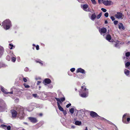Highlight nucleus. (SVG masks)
<instances>
[{
    "mask_svg": "<svg viewBox=\"0 0 130 130\" xmlns=\"http://www.w3.org/2000/svg\"><path fill=\"white\" fill-rule=\"evenodd\" d=\"M17 111L14 110H11V112L13 118H15L17 116L20 119L24 118L25 116L24 112V109L22 107L18 106L16 108Z\"/></svg>",
    "mask_w": 130,
    "mask_h": 130,
    "instance_id": "nucleus-1",
    "label": "nucleus"
},
{
    "mask_svg": "<svg viewBox=\"0 0 130 130\" xmlns=\"http://www.w3.org/2000/svg\"><path fill=\"white\" fill-rule=\"evenodd\" d=\"M2 26L5 29H8L11 26V22L9 20L6 19L2 23Z\"/></svg>",
    "mask_w": 130,
    "mask_h": 130,
    "instance_id": "nucleus-2",
    "label": "nucleus"
},
{
    "mask_svg": "<svg viewBox=\"0 0 130 130\" xmlns=\"http://www.w3.org/2000/svg\"><path fill=\"white\" fill-rule=\"evenodd\" d=\"M128 116L126 113L125 114L123 115L122 119V121L123 123L128 124L129 123L130 118H128Z\"/></svg>",
    "mask_w": 130,
    "mask_h": 130,
    "instance_id": "nucleus-3",
    "label": "nucleus"
},
{
    "mask_svg": "<svg viewBox=\"0 0 130 130\" xmlns=\"http://www.w3.org/2000/svg\"><path fill=\"white\" fill-rule=\"evenodd\" d=\"M1 111H3L5 110L6 108V105L4 101L1 100Z\"/></svg>",
    "mask_w": 130,
    "mask_h": 130,
    "instance_id": "nucleus-4",
    "label": "nucleus"
},
{
    "mask_svg": "<svg viewBox=\"0 0 130 130\" xmlns=\"http://www.w3.org/2000/svg\"><path fill=\"white\" fill-rule=\"evenodd\" d=\"M123 16V14L121 12H118L117 14L115 15V17L118 19H120L122 18Z\"/></svg>",
    "mask_w": 130,
    "mask_h": 130,
    "instance_id": "nucleus-5",
    "label": "nucleus"
},
{
    "mask_svg": "<svg viewBox=\"0 0 130 130\" xmlns=\"http://www.w3.org/2000/svg\"><path fill=\"white\" fill-rule=\"evenodd\" d=\"M90 116L93 118H94L95 117H99V116L96 112L92 111H90Z\"/></svg>",
    "mask_w": 130,
    "mask_h": 130,
    "instance_id": "nucleus-6",
    "label": "nucleus"
},
{
    "mask_svg": "<svg viewBox=\"0 0 130 130\" xmlns=\"http://www.w3.org/2000/svg\"><path fill=\"white\" fill-rule=\"evenodd\" d=\"M28 119L31 122L33 123H36L38 121L37 119L35 118L29 117Z\"/></svg>",
    "mask_w": 130,
    "mask_h": 130,
    "instance_id": "nucleus-7",
    "label": "nucleus"
},
{
    "mask_svg": "<svg viewBox=\"0 0 130 130\" xmlns=\"http://www.w3.org/2000/svg\"><path fill=\"white\" fill-rule=\"evenodd\" d=\"M88 94V92L86 91H84V92H83V91H81V92H80L79 94L81 97L85 98L87 97V95Z\"/></svg>",
    "mask_w": 130,
    "mask_h": 130,
    "instance_id": "nucleus-8",
    "label": "nucleus"
},
{
    "mask_svg": "<svg viewBox=\"0 0 130 130\" xmlns=\"http://www.w3.org/2000/svg\"><path fill=\"white\" fill-rule=\"evenodd\" d=\"M99 31L101 34H102L105 33L107 31V29L106 28L103 27L101 29H99Z\"/></svg>",
    "mask_w": 130,
    "mask_h": 130,
    "instance_id": "nucleus-9",
    "label": "nucleus"
},
{
    "mask_svg": "<svg viewBox=\"0 0 130 130\" xmlns=\"http://www.w3.org/2000/svg\"><path fill=\"white\" fill-rule=\"evenodd\" d=\"M51 82V79L48 78H46L44 79V81H43V83L44 84H50Z\"/></svg>",
    "mask_w": 130,
    "mask_h": 130,
    "instance_id": "nucleus-10",
    "label": "nucleus"
},
{
    "mask_svg": "<svg viewBox=\"0 0 130 130\" xmlns=\"http://www.w3.org/2000/svg\"><path fill=\"white\" fill-rule=\"evenodd\" d=\"M1 91L5 94H7L8 93H10L11 94H13V92L12 91L10 92H7L6 91L7 90L5 89L3 87H1Z\"/></svg>",
    "mask_w": 130,
    "mask_h": 130,
    "instance_id": "nucleus-11",
    "label": "nucleus"
},
{
    "mask_svg": "<svg viewBox=\"0 0 130 130\" xmlns=\"http://www.w3.org/2000/svg\"><path fill=\"white\" fill-rule=\"evenodd\" d=\"M76 72L77 73L80 72L82 74H85V71L84 70L81 68H79L77 69Z\"/></svg>",
    "mask_w": 130,
    "mask_h": 130,
    "instance_id": "nucleus-12",
    "label": "nucleus"
},
{
    "mask_svg": "<svg viewBox=\"0 0 130 130\" xmlns=\"http://www.w3.org/2000/svg\"><path fill=\"white\" fill-rule=\"evenodd\" d=\"M111 1L108 0L105 1L103 2V3L105 5L108 6L111 5Z\"/></svg>",
    "mask_w": 130,
    "mask_h": 130,
    "instance_id": "nucleus-13",
    "label": "nucleus"
},
{
    "mask_svg": "<svg viewBox=\"0 0 130 130\" xmlns=\"http://www.w3.org/2000/svg\"><path fill=\"white\" fill-rule=\"evenodd\" d=\"M118 25V27L119 29H121V28H122L123 30H124L125 29V27H124L123 24L122 23H119Z\"/></svg>",
    "mask_w": 130,
    "mask_h": 130,
    "instance_id": "nucleus-14",
    "label": "nucleus"
},
{
    "mask_svg": "<svg viewBox=\"0 0 130 130\" xmlns=\"http://www.w3.org/2000/svg\"><path fill=\"white\" fill-rule=\"evenodd\" d=\"M106 39L108 41L110 42V40L111 39V36L109 34L107 35L106 36Z\"/></svg>",
    "mask_w": 130,
    "mask_h": 130,
    "instance_id": "nucleus-15",
    "label": "nucleus"
},
{
    "mask_svg": "<svg viewBox=\"0 0 130 130\" xmlns=\"http://www.w3.org/2000/svg\"><path fill=\"white\" fill-rule=\"evenodd\" d=\"M57 105L59 110L61 111H63V109L60 105L59 102H57Z\"/></svg>",
    "mask_w": 130,
    "mask_h": 130,
    "instance_id": "nucleus-16",
    "label": "nucleus"
},
{
    "mask_svg": "<svg viewBox=\"0 0 130 130\" xmlns=\"http://www.w3.org/2000/svg\"><path fill=\"white\" fill-rule=\"evenodd\" d=\"M96 16L95 13H94L92 14L91 19L92 20H94L96 18Z\"/></svg>",
    "mask_w": 130,
    "mask_h": 130,
    "instance_id": "nucleus-17",
    "label": "nucleus"
},
{
    "mask_svg": "<svg viewBox=\"0 0 130 130\" xmlns=\"http://www.w3.org/2000/svg\"><path fill=\"white\" fill-rule=\"evenodd\" d=\"M83 9L85 11L88 7V6L87 4H84L83 6Z\"/></svg>",
    "mask_w": 130,
    "mask_h": 130,
    "instance_id": "nucleus-18",
    "label": "nucleus"
},
{
    "mask_svg": "<svg viewBox=\"0 0 130 130\" xmlns=\"http://www.w3.org/2000/svg\"><path fill=\"white\" fill-rule=\"evenodd\" d=\"M35 62L37 63H39L42 66L43 64V63L42 62V61H41L40 60H36Z\"/></svg>",
    "mask_w": 130,
    "mask_h": 130,
    "instance_id": "nucleus-19",
    "label": "nucleus"
},
{
    "mask_svg": "<svg viewBox=\"0 0 130 130\" xmlns=\"http://www.w3.org/2000/svg\"><path fill=\"white\" fill-rule=\"evenodd\" d=\"M125 74L127 75L128 76L129 75V71L127 69H125L124 71Z\"/></svg>",
    "mask_w": 130,
    "mask_h": 130,
    "instance_id": "nucleus-20",
    "label": "nucleus"
},
{
    "mask_svg": "<svg viewBox=\"0 0 130 130\" xmlns=\"http://www.w3.org/2000/svg\"><path fill=\"white\" fill-rule=\"evenodd\" d=\"M81 121H76L75 122V124L76 125H81Z\"/></svg>",
    "mask_w": 130,
    "mask_h": 130,
    "instance_id": "nucleus-21",
    "label": "nucleus"
},
{
    "mask_svg": "<svg viewBox=\"0 0 130 130\" xmlns=\"http://www.w3.org/2000/svg\"><path fill=\"white\" fill-rule=\"evenodd\" d=\"M85 87L84 86H82L81 87L82 90H81V91H86L87 89L85 87Z\"/></svg>",
    "mask_w": 130,
    "mask_h": 130,
    "instance_id": "nucleus-22",
    "label": "nucleus"
},
{
    "mask_svg": "<svg viewBox=\"0 0 130 130\" xmlns=\"http://www.w3.org/2000/svg\"><path fill=\"white\" fill-rule=\"evenodd\" d=\"M0 49H1V55L2 54H3V53L4 51V48L3 47H1V46Z\"/></svg>",
    "mask_w": 130,
    "mask_h": 130,
    "instance_id": "nucleus-23",
    "label": "nucleus"
},
{
    "mask_svg": "<svg viewBox=\"0 0 130 130\" xmlns=\"http://www.w3.org/2000/svg\"><path fill=\"white\" fill-rule=\"evenodd\" d=\"M1 127L3 128L6 130V125H1Z\"/></svg>",
    "mask_w": 130,
    "mask_h": 130,
    "instance_id": "nucleus-24",
    "label": "nucleus"
},
{
    "mask_svg": "<svg viewBox=\"0 0 130 130\" xmlns=\"http://www.w3.org/2000/svg\"><path fill=\"white\" fill-rule=\"evenodd\" d=\"M11 61L13 62H14L16 60V58L15 57H12L11 58Z\"/></svg>",
    "mask_w": 130,
    "mask_h": 130,
    "instance_id": "nucleus-25",
    "label": "nucleus"
},
{
    "mask_svg": "<svg viewBox=\"0 0 130 130\" xmlns=\"http://www.w3.org/2000/svg\"><path fill=\"white\" fill-rule=\"evenodd\" d=\"M130 65V62L129 61H128L125 64V66L127 67H129Z\"/></svg>",
    "mask_w": 130,
    "mask_h": 130,
    "instance_id": "nucleus-26",
    "label": "nucleus"
},
{
    "mask_svg": "<svg viewBox=\"0 0 130 130\" xmlns=\"http://www.w3.org/2000/svg\"><path fill=\"white\" fill-rule=\"evenodd\" d=\"M23 85L25 88H29L30 87V86L26 83H24L23 84Z\"/></svg>",
    "mask_w": 130,
    "mask_h": 130,
    "instance_id": "nucleus-27",
    "label": "nucleus"
},
{
    "mask_svg": "<svg viewBox=\"0 0 130 130\" xmlns=\"http://www.w3.org/2000/svg\"><path fill=\"white\" fill-rule=\"evenodd\" d=\"M6 130H11V127L10 125L7 126L6 125Z\"/></svg>",
    "mask_w": 130,
    "mask_h": 130,
    "instance_id": "nucleus-28",
    "label": "nucleus"
},
{
    "mask_svg": "<svg viewBox=\"0 0 130 130\" xmlns=\"http://www.w3.org/2000/svg\"><path fill=\"white\" fill-rule=\"evenodd\" d=\"M70 112L72 114H73L74 112V109L73 108H72L69 110Z\"/></svg>",
    "mask_w": 130,
    "mask_h": 130,
    "instance_id": "nucleus-29",
    "label": "nucleus"
},
{
    "mask_svg": "<svg viewBox=\"0 0 130 130\" xmlns=\"http://www.w3.org/2000/svg\"><path fill=\"white\" fill-rule=\"evenodd\" d=\"M55 99L56 100V101H57V102H59L60 103H62L61 101L60 100V99L59 98H55Z\"/></svg>",
    "mask_w": 130,
    "mask_h": 130,
    "instance_id": "nucleus-30",
    "label": "nucleus"
},
{
    "mask_svg": "<svg viewBox=\"0 0 130 130\" xmlns=\"http://www.w3.org/2000/svg\"><path fill=\"white\" fill-rule=\"evenodd\" d=\"M102 15V12H101L100 13H99L98 15H97L96 16V18L97 19H99Z\"/></svg>",
    "mask_w": 130,
    "mask_h": 130,
    "instance_id": "nucleus-31",
    "label": "nucleus"
},
{
    "mask_svg": "<svg viewBox=\"0 0 130 130\" xmlns=\"http://www.w3.org/2000/svg\"><path fill=\"white\" fill-rule=\"evenodd\" d=\"M130 55V53L129 52H126L125 53V56L126 57H128Z\"/></svg>",
    "mask_w": 130,
    "mask_h": 130,
    "instance_id": "nucleus-32",
    "label": "nucleus"
},
{
    "mask_svg": "<svg viewBox=\"0 0 130 130\" xmlns=\"http://www.w3.org/2000/svg\"><path fill=\"white\" fill-rule=\"evenodd\" d=\"M9 46L10 47V50H12V47H14H14L13 46V45L12 44H9Z\"/></svg>",
    "mask_w": 130,
    "mask_h": 130,
    "instance_id": "nucleus-33",
    "label": "nucleus"
},
{
    "mask_svg": "<svg viewBox=\"0 0 130 130\" xmlns=\"http://www.w3.org/2000/svg\"><path fill=\"white\" fill-rule=\"evenodd\" d=\"M58 96L60 98V97L62 96L63 95L61 92H60L58 93Z\"/></svg>",
    "mask_w": 130,
    "mask_h": 130,
    "instance_id": "nucleus-34",
    "label": "nucleus"
},
{
    "mask_svg": "<svg viewBox=\"0 0 130 130\" xmlns=\"http://www.w3.org/2000/svg\"><path fill=\"white\" fill-rule=\"evenodd\" d=\"M60 100L62 102H63L65 100V98L63 97V98H61L60 99Z\"/></svg>",
    "mask_w": 130,
    "mask_h": 130,
    "instance_id": "nucleus-35",
    "label": "nucleus"
},
{
    "mask_svg": "<svg viewBox=\"0 0 130 130\" xmlns=\"http://www.w3.org/2000/svg\"><path fill=\"white\" fill-rule=\"evenodd\" d=\"M92 3L94 4L95 5L96 4V2L95 0H91Z\"/></svg>",
    "mask_w": 130,
    "mask_h": 130,
    "instance_id": "nucleus-36",
    "label": "nucleus"
},
{
    "mask_svg": "<svg viewBox=\"0 0 130 130\" xmlns=\"http://www.w3.org/2000/svg\"><path fill=\"white\" fill-rule=\"evenodd\" d=\"M6 59L8 60L9 61L10 59V57L9 55H7L6 57Z\"/></svg>",
    "mask_w": 130,
    "mask_h": 130,
    "instance_id": "nucleus-37",
    "label": "nucleus"
},
{
    "mask_svg": "<svg viewBox=\"0 0 130 130\" xmlns=\"http://www.w3.org/2000/svg\"><path fill=\"white\" fill-rule=\"evenodd\" d=\"M101 10L104 12H106L107 11V10L106 9L102 8L101 9Z\"/></svg>",
    "mask_w": 130,
    "mask_h": 130,
    "instance_id": "nucleus-38",
    "label": "nucleus"
},
{
    "mask_svg": "<svg viewBox=\"0 0 130 130\" xmlns=\"http://www.w3.org/2000/svg\"><path fill=\"white\" fill-rule=\"evenodd\" d=\"M109 15L108 13V12H106L104 14V16L106 17H107Z\"/></svg>",
    "mask_w": 130,
    "mask_h": 130,
    "instance_id": "nucleus-39",
    "label": "nucleus"
},
{
    "mask_svg": "<svg viewBox=\"0 0 130 130\" xmlns=\"http://www.w3.org/2000/svg\"><path fill=\"white\" fill-rule=\"evenodd\" d=\"M75 69L74 68H72L70 69V71L72 72H73L75 71Z\"/></svg>",
    "mask_w": 130,
    "mask_h": 130,
    "instance_id": "nucleus-40",
    "label": "nucleus"
},
{
    "mask_svg": "<svg viewBox=\"0 0 130 130\" xmlns=\"http://www.w3.org/2000/svg\"><path fill=\"white\" fill-rule=\"evenodd\" d=\"M113 23L115 25H116L118 24V21L117 20H115L114 21Z\"/></svg>",
    "mask_w": 130,
    "mask_h": 130,
    "instance_id": "nucleus-41",
    "label": "nucleus"
},
{
    "mask_svg": "<svg viewBox=\"0 0 130 130\" xmlns=\"http://www.w3.org/2000/svg\"><path fill=\"white\" fill-rule=\"evenodd\" d=\"M71 105V103H69L67 104L66 106V107L67 108H69L70 106Z\"/></svg>",
    "mask_w": 130,
    "mask_h": 130,
    "instance_id": "nucleus-42",
    "label": "nucleus"
},
{
    "mask_svg": "<svg viewBox=\"0 0 130 130\" xmlns=\"http://www.w3.org/2000/svg\"><path fill=\"white\" fill-rule=\"evenodd\" d=\"M62 111L63 112V113L64 115L65 116L67 113L66 111V110H63V111Z\"/></svg>",
    "mask_w": 130,
    "mask_h": 130,
    "instance_id": "nucleus-43",
    "label": "nucleus"
},
{
    "mask_svg": "<svg viewBox=\"0 0 130 130\" xmlns=\"http://www.w3.org/2000/svg\"><path fill=\"white\" fill-rule=\"evenodd\" d=\"M114 45L115 47H117L119 46V44L117 43L116 42L114 44Z\"/></svg>",
    "mask_w": 130,
    "mask_h": 130,
    "instance_id": "nucleus-44",
    "label": "nucleus"
},
{
    "mask_svg": "<svg viewBox=\"0 0 130 130\" xmlns=\"http://www.w3.org/2000/svg\"><path fill=\"white\" fill-rule=\"evenodd\" d=\"M23 80L25 82H26L27 81V79L26 78L24 77L23 78Z\"/></svg>",
    "mask_w": 130,
    "mask_h": 130,
    "instance_id": "nucleus-45",
    "label": "nucleus"
},
{
    "mask_svg": "<svg viewBox=\"0 0 130 130\" xmlns=\"http://www.w3.org/2000/svg\"><path fill=\"white\" fill-rule=\"evenodd\" d=\"M110 19H111L112 21H113L115 20V18L112 16L110 17Z\"/></svg>",
    "mask_w": 130,
    "mask_h": 130,
    "instance_id": "nucleus-46",
    "label": "nucleus"
},
{
    "mask_svg": "<svg viewBox=\"0 0 130 130\" xmlns=\"http://www.w3.org/2000/svg\"><path fill=\"white\" fill-rule=\"evenodd\" d=\"M36 48L37 50H38L39 49V46L38 45H37L36 46Z\"/></svg>",
    "mask_w": 130,
    "mask_h": 130,
    "instance_id": "nucleus-47",
    "label": "nucleus"
},
{
    "mask_svg": "<svg viewBox=\"0 0 130 130\" xmlns=\"http://www.w3.org/2000/svg\"><path fill=\"white\" fill-rule=\"evenodd\" d=\"M32 96L35 97H36L37 96V94H32Z\"/></svg>",
    "mask_w": 130,
    "mask_h": 130,
    "instance_id": "nucleus-48",
    "label": "nucleus"
},
{
    "mask_svg": "<svg viewBox=\"0 0 130 130\" xmlns=\"http://www.w3.org/2000/svg\"><path fill=\"white\" fill-rule=\"evenodd\" d=\"M41 82L40 81H38L37 83V85H39L41 83Z\"/></svg>",
    "mask_w": 130,
    "mask_h": 130,
    "instance_id": "nucleus-49",
    "label": "nucleus"
},
{
    "mask_svg": "<svg viewBox=\"0 0 130 130\" xmlns=\"http://www.w3.org/2000/svg\"><path fill=\"white\" fill-rule=\"evenodd\" d=\"M86 11L88 12V11H90V9L89 8L87 9H86L85 11Z\"/></svg>",
    "mask_w": 130,
    "mask_h": 130,
    "instance_id": "nucleus-50",
    "label": "nucleus"
},
{
    "mask_svg": "<svg viewBox=\"0 0 130 130\" xmlns=\"http://www.w3.org/2000/svg\"><path fill=\"white\" fill-rule=\"evenodd\" d=\"M82 77L83 76L82 75H79V76H78V77L81 79L83 78Z\"/></svg>",
    "mask_w": 130,
    "mask_h": 130,
    "instance_id": "nucleus-51",
    "label": "nucleus"
},
{
    "mask_svg": "<svg viewBox=\"0 0 130 130\" xmlns=\"http://www.w3.org/2000/svg\"><path fill=\"white\" fill-rule=\"evenodd\" d=\"M108 23V22L107 21V20H106L105 21V22H104V23L105 24H107Z\"/></svg>",
    "mask_w": 130,
    "mask_h": 130,
    "instance_id": "nucleus-52",
    "label": "nucleus"
},
{
    "mask_svg": "<svg viewBox=\"0 0 130 130\" xmlns=\"http://www.w3.org/2000/svg\"><path fill=\"white\" fill-rule=\"evenodd\" d=\"M39 115L40 116H42L43 115V114L42 113H40L39 114Z\"/></svg>",
    "mask_w": 130,
    "mask_h": 130,
    "instance_id": "nucleus-53",
    "label": "nucleus"
},
{
    "mask_svg": "<svg viewBox=\"0 0 130 130\" xmlns=\"http://www.w3.org/2000/svg\"><path fill=\"white\" fill-rule=\"evenodd\" d=\"M32 45H33V46H35L36 47V46L35 45V44H32Z\"/></svg>",
    "mask_w": 130,
    "mask_h": 130,
    "instance_id": "nucleus-54",
    "label": "nucleus"
},
{
    "mask_svg": "<svg viewBox=\"0 0 130 130\" xmlns=\"http://www.w3.org/2000/svg\"><path fill=\"white\" fill-rule=\"evenodd\" d=\"M85 130H88L87 127H86Z\"/></svg>",
    "mask_w": 130,
    "mask_h": 130,
    "instance_id": "nucleus-55",
    "label": "nucleus"
},
{
    "mask_svg": "<svg viewBox=\"0 0 130 130\" xmlns=\"http://www.w3.org/2000/svg\"><path fill=\"white\" fill-rule=\"evenodd\" d=\"M101 0H98V2H100V1H101Z\"/></svg>",
    "mask_w": 130,
    "mask_h": 130,
    "instance_id": "nucleus-56",
    "label": "nucleus"
},
{
    "mask_svg": "<svg viewBox=\"0 0 130 130\" xmlns=\"http://www.w3.org/2000/svg\"><path fill=\"white\" fill-rule=\"evenodd\" d=\"M75 91H77V89H76H76H75Z\"/></svg>",
    "mask_w": 130,
    "mask_h": 130,
    "instance_id": "nucleus-57",
    "label": "nucleus"
},
{
    "mask_svg": "<svg viewBox=\"0 0 130 130\" xmlns=\"http://www.w3.org/2000/svg\"><path fill=\"white\" fill-rule=\"evenodd\" d=\"M32 48H33V50H34V47H33Z\"/></svg>",
    "mask_w": 130,
    "mask_h": 130,
    "instance_id": "nucleus-58",
    "label": "nucleus"
},
{
    "mask_svg": "<svg viewBox=\"0 0 130 130\" xmlns=\"http://www.w3.org/2000/svg\"><path fill=\"white\" fill-rule=\"evenodd\" d=\"M22 130H25V129H22Z\"/></svg>",
    "mask_w": 130,
    "mask_h": 130,
    "instance_id": "nucleus-59",
    "label": "nucleus"
},
{
    "mask_svg": "<svg viewBox=\"0 0 130 130\" xmlns=\"http://www.w3.org/2000/svg\"><path fill=\"white\" fill-rule=\"evenodd\" d=\"M39 88H41V87L40 86L39 87Z\"/></svg>",
    "mask_w": 130,
    "mask_h": 130,
    "instance_id": "nucleus-60",
    "label": "nucleus"
},
{
    "mask_svg": "<svg viewBox=\"0 0 130 130\" xmlns=\"http://www.w3.org/2000/svg\"><path fill=\"white\" fill-rule=\"evenodd\" d=\"M25 124H26V123H24Z\"/></svg>",
    "mask_w": 130,
    "mask_h": 130,
    "instance_id": "nucleus-61",
    "label": "nucleus"
}]
</instances>
